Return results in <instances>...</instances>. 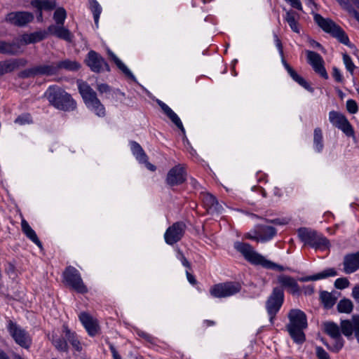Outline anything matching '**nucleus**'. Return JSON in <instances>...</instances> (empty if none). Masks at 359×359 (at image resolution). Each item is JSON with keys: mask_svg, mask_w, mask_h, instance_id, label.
<instances>
[{"mask_svg": "<svg viewBox=\"0 0 359 359\" xmlns=\"http://www.w3.org/2000/svg\"><path fill=\"white\" fill-rule=\"evenodd\" d=\"M349 14L354 16V18L357 20V21L359 22V13L355 10L351 5L348 6L345 9Z\"/></svg>", "mask_w": 359, "mask_h": 359, "instance_id": "4d7b16f0", "label": "nucleus"}, {"mask_svg": "<svg viewBox=\"0 0 359 359\" xmlns=\"http://www.w3.org/2000/svg\"><path fill=\"white\" fill-rule=\"evenodd\" d=\"M66 17L67 13L63 8H58L56 9L53 15V19L57 24L56 26L63 25Z\"/></svg>", "mask_w": 359, "mask_h": 359, "instance_id": "ea45409f", "label": "nucleus"}, {"mask_svg": "<svg viewBox=\"0 0 359 359\" xmlns=\"http://www.w3.org/2000/svg\"><path fill=\"white\" fill-rule=\"evenodd\" d=\"M31 5L37 8V10H46V11H52L55 6L56 4L55 1H49V0H32L31 1Z\"/></svg>", "mask_w": 359, "mask_h": 359, "instance_id": "2f4dec72", "label": "nucleus"}, {"mask_svg": "<svg viewBox=\"0 0 359 359\" xmlns=\"http://www.w3.org/2000/svg\"><path fill=\"white\" fill-rule=\"evenodd\" d=\"M349 14L354 16V18L357 20V21L359 22V13L355 10L351 5L348 6L345 9Z\"/></svg>", "mask_w": 359, "mask_h": 359, "instance_id": "5fc2aeb1", "label": "nucleus"}, {"mask_svg": "<svg viewBox=\"0 0 359 359\" xmlns=\"http://www.w3.org/2000/svg\"><path fill=\"white\" fill-rule=\"evenodd\" d=\"M90 10L93 12L95 24L98 23L100 15L101 13V7L96 0H90Z\"/></svg>", "mask_w": 359, "mask_h": 359, "instance_id": "37998d69", "label": "nucleus"}, {"mask_svg": "<svg viewBox=\"0 0 359 359\" xmlns=\"http://www.w3.org/2000/svg\"><path fill=\"white\" fill-rule=\"evenodd\" d=\"M314 20L324 32L337 39L339 42L350 46L348 37L345 32L332 20L324 18L320 14L316 13Z\"/></svg>", "mask_w": 359, "mask_h": 359, "instance_id": "39448f33", "label": "nucleus"}, {"mask_svg": "<svg viewBox=\"0 0 359 359\" xmlns=\"http://www.w3.org/2000/svg\"><path fill=\"white\" fill-rule=\"evenodd\" d=\"M297 233L299 239L311 248L318 249L327 247L329 244L325 237L311 228L301 227L297 230Z\"/></svg>", "mask_w": 359, "mask_h": 359, "instance_id": "423d86ee", "label": "nucleus"}, {"mask_svg": "<svg viewBox=\"0 0 359 359\" xmlns=\"http://www.w3.org/2000/svg\"><path fill=\"white\" fill-rule=\"evenodd\" d=\"M63 331L65 333L66 339L72 344V345L77 350H81L79 341L76 339L75 332H72L67 325L63 326Z\"/></svg>", "mask_w": 359, "mask_h": 359, "instance_id": "c9c22d12", "label": "nucleus"}, {"mask_svg": "<svg viewBox=\"0 0 359 359\" xmlns=\"http://www.w3.org/2000/svg\"><path fill=\"white\" fill-rule=\"evenodd\" d=\"M158 104L165 114L171 110V109L162 101L158 100Z\"/></svg>", "mask_w": 359, "mask_h": 359, "instance_id": "0e129e2a", "label": "nucleus"}, {"mask_svg": "<svg viewBox=\"0 0 359 359\" xmlns=\"http://www.w3.org/2000/svg\"><path fill=\"white\" fill-rule=\"evenodd\" d=\"M56 68L55 62L50 64H42L35 65L31 68L26 69L18 74V76L22 79L35 77L38 76H53L56 74Z\"/></svg>", "mask_w": 359, "mask_h": 359, "instance_id": "9d476101", "label": "nucleus"}, {"mask_svg": "<svg viewBox=\"0 0 359 359\" xmlns=\"http://www.w3.org/2000/svg\"><path fill=\"white\" fill-rule=\"evenodd\" d=\"M245 238L251 240H255L259 242V236L257 233V230L255 229L253 233H248L245 234Z\"/></svg>", "mask_w": 359, "mask_h": 359, "instance_id": "052dcab7", "label": "nucleus"}, {"mask_svg": "<svg viewBox=\"0 0 359 359\" xmlns=\"http://www.w3.org/2000/svg\"><path fill=\"white\" fill-rule=\"evenodd\" d=\"M257 233L259 241L265 242L272 238L276 233V230L272 226H258Z\"/></svg>", "mask_w": 359, "mask_h": 359, "instance_id": "a878e982", "label": "nucleus"}, {"mask_svg": "<svg viewBox=\"0 0 359 359\" xmlns=\"http://www.w3.org/2000/svg\"><path fill=\"white\" fill-rule=\"evenodd\" d=\"M306 55L309 62L313 67L314 71L325 79H327L328 74L323 65L324 61L323 57L318 53L311 50H307Z\"/></svg>", "mask_w": 359, "mask_h": 359, "instance_id": "f3484780", "label": "nucleus"}, {"mask_svg": "<svg viewBox=\"0 0 359 359\" xmlns=\"http://www.w3.org/2000/svg\"><path fill=\"white\" fill-rule=\"evenodd\" d=\"M46 95L50 103L60 110L69 111L76 108L75 100L69 93L60 88L50 87Z\"/></svg>", "mask_w": 359, "mask_h": 359, "instance_id": "7ed1b4c3", "label": "nucleus"}, {"mask_svg": "<svg viewBox=\"0 0 359 359\" xmlns=\"http://www.w3.org/2000/svg\"><path fill=\"white\" fill-rule=\"evenodd\" d=\"M287 317L290 321L286 325L287 332L294 342L302 344L306 340L303 332L307 327L306 314L299 309H291Z\"/></svg>", "mask_w": 359, "mask_h": 359, "instance_id": "f257e3e1", "label": "nucleus"}, {"mask_svg": "<svg viewBox=\"0 0 359 359\" xmlns=\"http://www.w3.org/2000/svg\"><path fill=\"white\" fill-rule=\"evenodd\" d=\"M175 124V126L181 130V131L182 133H184V128L183 127V125L181 122V120L180 119V118L178 117V116L175 114L174 115H172L171 117L169 118Z\"/></svg>", "mask_w": 359, "mask_h": 359, "instance_id": "3c124183", "label": "nucleus"}, {"mask_svg": "<svg viewBox=\"0 0 359 359\" xmlns=\"http://www.w3.org/2000/svg\"><path fill=\"white\" fill-rule=\"evenodd\" d=\"M241 285L238 282H225L214 285L210 290V294L216 298H226L238 293Z\"/></svg>", "mask_w": 359, "mask_h": 359, "instance_id": "6e6552de", "label": "nucleus"}, {"mask_svg": "<svg viewBox=\"0 0 359 359\" xmlns=\"http://www.w3.org/2000/svg\"><path fill=\"white\" fill-rule=\"evenodd\" d=\"M349 14L354 16V18L357 20V21L359 22V13L355 10L351 5L348 6L345 9Z\"/></svg>", "mask_w": 359, "mask_h": 359, "instance_id": "6e6d98bb", "label": "nucleus"}, {"mask_svg": "<svg viewBox=\"0 0 359 359\" xmlns=\"http://www.w3.org/2000/svg\"><path fill=\"white\" fill-rule=\"evenodd\" d=\"M22 231L33 243H34L41 250H43V245L35 231L31 228V226H22Z\"/></svg>", "mask_w": 359, "mask_h": 359, "instance_id": "72a5a7b5", "label": "nucleus"}, {"mask_svg": "<svg viewBox=\"0 0 359 359\" xmlns=\"http://www.w3.org/2000/svg\"><path fill=\"white\" fill-rule=\"evenodd\" d=\"M202 201L208 211L219 212L222 205L219 203L216 198L209 193L202 195Z\"/></svg>", "mask_w": 359, "mask_h": 359, "instance_id": "393cba45", "label": "nucleus"}, {"mask_svg": "<svg viewBox=\"0 0 359 359\" xmlns=\"http://www.w3.org/2000/svg\"><path fill=\"white\" fill-rule=\"evenodd\" d=\"M34 20V15L27 11H15L8 13L5 20L15 26L23 27Z\"/></svg>", "mask_w": 359, "mask_h": 359, "instance_id": "dca6fc26", "label": "nucleus"}, {"mask_svg": "<svg viewBox=\"0 0 359 359\" xmlns=\"http://www.w3.org/2000/svg\"><path fill=\"white\" fill-rule=\"evenodd\" d=\"M79 317L90 336L94 337L98 333L100 330L98 322L92 316L86 312H82L79 314Z\"/></svg>", "mask_w": 359, "mask_h": 359, "instance_id": "aec40b11", "label": "nucleus"}, {"mask_svg": "<svg viewBox=\"0 0 359 359\" xmlns=\"http://www.w3.org/2000/svg\"><path fill=\"white\" fill-rule=\"evenodd\" d=\"M352 296L355 300L359 303V285H355L353 288Z\"/></svg>", "mask_w": 359, "mask_h": 359, "instance_id": "680f3d73", "label": "nucleus"}, {"mask_svg": "<svg viewBox=\"0 0 359 359\" xmlns=\"http://www.w3.org/2000/svg\"><path fill=\"white\" fill-rule=\"evenodd\" d=\"M52 342L55 347L59 351H67L68 350V344L66 341V340L64 338L62 337H57L54 338L52 340Z\"/></svg>", "mask_w": 359, "mask_h": 359, "instance_id": "79ce46f5", "label": "nucleus"}, {"mask_svg": "<svg viewBox=\"0 0 359 359\" xmlns=\"http://www.w3.org/2000/svg\"><path fill=\"white\" fill-rule=\"evenodd\" d=\"M284 301L283 290L280 287H274L272 293L269 297L266 302V308L267 313L269 316V320L271 325L273 324V320L276 313L280 310Z\"/></svg>", "mask_w": 359, "mask_h": 359, "instance_id": "0eeeda50", "label": "nucleus"}, {"mask_svg": "<svg viewBox=\"0 0 359 359\" xmlns=\"http://www.w3.org/2000/svg\"><path fill=\"white\" fill-rule=\"evenodd\" d=\"M48 32L68 42H71L73 39L72 34L68 29L64 27L63 25L56 26L51 25L48 27Z\"/></svg>", "mask_w": 359, "mask_h": 359, "instance_id": "b1692460", "label": "nucleus"}, {"mask_svg": "<svg viewBox=\"0 0 359 359\" xmlns=\"http://www.w3.org/2000/svg\"><path fill=\"white\" fill-rule=\"evenodd\" d=\"M278 281L282 287L287 289V291L292 294H299L300 288L296 280L289 276L280 275L278 277Z\"/></svg>", "mask_w": 359, "mask_h": 359, "instance_id": "4be33fe9", "label": "nucleus"}, {"mask_svg": "<svg viewBox=\"0 0 359 359\" xmlns=\"http://www.w3.org/2000/svg\"><path fill=\"white\" fill-rule=\"evenodd\" d=\"M86 63L91 71L99 73L103 71H110V68L105 60L97 52L90 50L86 58Z\"/></svg>", "mask_w": 359, "mask_h": 359, "instance_id": "ddd939ff", "label": "nucleus"}, {"mask_svg": "<svg viewBox=\"0 0 359 359\" xmlns=\"http://www.w3.org/2000/svg\"><path fill=\"white\" fill-rule=\"evenodd\" d=\"M299 15L294 11L290 10L286 13L285 19L290 27L291 29L296 32L299 33L298 20Z\"/></svg>", "mask_w": 359, "mask_h": 359, "instance_id": "c85d7f7f", "label": "nucleus"}, {"mask_svg": "<svg viewBox=\"0 0 359 359\" xmlns=\"http://www.w3.org/2000/svg\"><path fill=\"white\" fill-rule=\"evenodd\" d=\"M313 143H314L316 150L318 152L321 151L323 148V133H322V130L320 128H316L314 129Z\"/></svg>", "mask_w": 359, "mask_h": 359, "instance_id": "4c0bfd02", "label": "nucleus"}, {"mask_svg": "<svg viewBox=\"0 0 359 359\" xmlns=\"http://www.w3.org/2000/svg\"><path fill=\"white\" fill-rule=\"evenodd\" d=\"M186 275L189 282L191 284L195 285L196 283V280L195 279L194 276L192 274H191L189 271H187Z\"/></svg>", "mask_w": 359, "mask_h": 359, "instance_id": "69168bd1", "label": "nucleus"}, {"mask_svg": "<svg viewBox=\"0 0 359 359\" xmlns=\"http://www.w3.org/2000/svg\"><path fill=\"white\" fill-rule=\"evenodd\" d=\"M346 109L351 114H355L358 110L356 102L353 100H348L346 102Z\"/></svg>", "mask_w": 359, "mask_h": 359, "instance_id": "49530a36", "label": "nucleus"}, {"mask_svg": "<svg viewBox=\"0 0 359 359\" xmlns=\"http://www.w3.org/2000/svg\"><path fill=\"white\" fill-rule=\"evenodd\" d=\"M27 60L25 58H11L0 62V76L11 73L20 67H25Z\"/></svg>", "mask_w": 359, "mask_h": 359, "instance_id": "6ab92c4d", "label": "nucleus"}, {"mask_svg": "<svg viewBox=\"0 0 359 359\" xmlns=\"http://www.w3.org/2000/svg\"><path fill=\"white\" fill-rule=\"evenodd\" d=\"M305 294H311L313 293V287L311 285H309L305 288Z\"/></svg>", "mask_w": 359, "mask_h": 359, "instance_id": "774afa93", "label": "nucleus"}, {"mask_svg": "<svg viewBox=\"0 0 359 359\" xmlns=\"http://www.w3.org/2000/svg\"><path fill=\"white\" fill-rule=\"evenodd\" d=\"M323 326L324 332L334 340V343L330 350L336 353L339 352L344 344L340 327L335 323L331 321L323 323Z\"/></svg>", "mask_w": 359, "mask_h": 359, "instance_id": "9b49d317", "label": "nucleus"}, {"mask_svg": "<svg viewBox=\"0 0 359 359\" xmlns=\"http://www.w3.org/2000/svg\"><path fill=\"white\" fill-rule=\"evenodd\" d=\"M337 275V271L333 269H327L322 272H320L318 273H316L313 276H306L300 278V280L302 282H306V281H314L319 279L326 278L327 277L330 276H335Z\"/></svg>", "mask_w": 359, "mask_h": 359, "instance_id": "bb28decb", "label": "nucleus"}, {"mask_svg": "<svg viewBox=\"0 0 359 359\" xmlns=\"http://www.w3.org/2000/svg\"><path fill=\"white\" fill-rule=\"evenodd\" d=\"M235 248L241 252L245 259L254 265H261L269 269H275L278 271H284V267L271 261L267 260L264 257L257 252L248 243L237 242L234 245Z\"/></svg>", "mask_w": 359, "mask_h": 359, "instance_id": "f03ea898", "label": "nucleus"}, {"mask_svg": "<svg viewBox=\"0 0 359 359\" xmlns=\"http://www.w3.org/2000/svg\"><path fill=\"white\" fill-rule=\"evenodd\" d=\"M107 53L109 56L113 60L116 66L123 72V73L131 79H135L133 74L129 70V69L122 62L121 60L116 57V55L111 50H108Z\"/></svg>", "mask_w": 359, "mask_h": 359, "instance_id": "473e14b6", "label": "nucleus"}, {"mask_svg": "<svg viewBox=\"0 0 359 359\" xmlns=\"http://www.w3.org/2000/svg\"><path fill=\"white\" fill-rule=\"evenodd\" d=\"M298 83L300 86L304 87L305 89L309 90L310 92H313V89L310 86V85L306 82V81L302 78L301 76L299 77V79L296 81Z\"/></svg>", "mask_w": 359, "mask_h": 359, "instance_id": "603ef678", "label": "nucleus"}, {"mask_svg": "<svg viewBox=\"0 0 359 359\" xmlns=\"http://www.w3.org/2000/svg\"><path fill=\"white\" fill-rule=\"evenodd\" d=\"M341 334L347 338H351L354 332L355 337L359 343V315L352 316L351 320H342L340 323Z\"/></svg>", "mask_w": 359, "mask_h": 359, "instance_id": "2eb2a0df", "label": "nucleus"}, {"mask_svg": "<svg viewBox=\"0 0 359 359\" xmlns=\"http://www.w3.org/2000/svg\"><path fill=\"white\" fill-rule=\"evenodd\" d=\"M316 349L318 359H330L329 354L322 347L317 346Z\"/></svg>", "mask_w": 359, "mask_h": 359, "instance_id": "09e8293b", "label": "nucleus"}, {"mask_svg": "<svg viewBox=\"0 0 359 359\" xmlns=\"http://www.w3.org/2000/svg\"><path fill=\"white\" fill-rule=\"evenodd\" d=\"M187 173L184 168L180 165L170 169L167 175L166 182L168 185L172 187L179 185L185 182Z\"/></svg>", "mask_w": 359, "mask_h": 359, "instance_id": "a211bd4d", "label": "nucleus"}, {"mask_svg": "<svg viewBox=\"0 0 359 359\" xmlns=\"http://www.w3.org/2000/svg\"><path fill=\"white\" fill-rule=\"evenodd\" d=\"M329 120L334 126L342 130L346 136L353 137L354 135L353 128L344 114L331 111L329 113Z\"/></svg>", "mask_w": 359, "mask_h": 359, "instance_id": "f8f14e48", "label": "nucleus"}, {"mask_svg": "<svg viewBox=\"0 0 359 359\" xmlns=\"http://www.w3.org/2000/svg\"><path fill=\"white\" fill-rule=\"evenodd\" d=\"M20 53V46L15 43L0 41V53L15 55Z\"/></svg>", "mask_w": 359, "mask_h": 359, "instance_id": "c756f323", "label": "nucleus"}, {"mask_svg": "<svg viewBox=\"0 0 359 359\" xmlns=\"http://www.w3.org/2000/svg\"><path fill=\"white\" fill-rule=\"evenodd\" d=\"M337 1L344 9H346L348 6H349L351 5L348 0H337Z\"/></svg>", "mask_w": 359, "mask_h": 359, "instance_id": "338daca9", "label": "nucleus"}, {"mask_svg": "<svg viewBox=\"0 0 359 359\" xmlns=\"http://www.w3.org/2000/svg\"><path fill=\"white\" fill-rule=\"evenodd\" d=\"M45 38V34L41 32H35L23 37L26 43H36L43 40Z\"/></svg>", "mask_w": 359, "mask_h": 359, "instance_id": "a19ab883", "label": "nucleus"}, {"mask_svg": "<svg viewBox=\"0 0 359 359\" xmlns=\"http://www.w3.org/2000/svg\"><path fill=\"white\" fill-rule=\"evenodd\" d=\"M78 88L86 106L97 116L104 117L106 111L104 105L97 98L95 91L84 81H78Z\"/></svg>", "mask_w": 359, "mask_h": 359, "instance_id": "20e7f679", "label": "nucleus"}, {"mask_svg": "<svg viewBox=\"0 0 359 359\" xmlns=\"http://www.w3.org/2000/svg\"><path fill=\"white\" fill-rule=\"evenodd\" d=\"M332 76L338 83H342L344 81V78L341 74L339 69L336 67H334L332 69Z\"/></svg>", "mask_w": 359, "mask_h": 359, "instance_id": "8fccbe9b", "label": "nucleus"}, {"mask_svg": "<svg viewBox=\"0 0 359 359\" xmlns=\"http://www.w3.org/2000/svg\"><path fill=\"white\" fill-rule=\"evenodd\" d=\"M287 3H289L292 7L299 10L302 11V6L300 0H285Z\"/></svg>", "mask_w": 359, "mask_h": 359, "instance_id": "864d4df0", "label": "nucleus"}, {"mask_svg": "<svg viewBox=\"0 0 359 359\" xmlns=\"http://www.w3.org/2000/svg\"><path fill=\"white\" fill-rule=\"evenodd\" d=\"M109 348L111 351L114 359H121L120 355L118 354V351H116L113 344H109Z\"/></svg>", "mask_w": 359, "mask_h": 359, "instance_id": "e2e57ef3", "label": "nucleus"}, {"mask_svg": "<svg viewBox=\"0 0 359 359\" xmlns=\"http://www.w3.org/2000/svg\"><path fill=\"white\" fill-rule=\"evenodd\" d=\"M131 149L133 154L140 162H146L147 156L138 143L133 142L131 143Z\"/></svg>", "mask_w": 359, "mask_h": 359, "instance_id": "f704fd0d", "label": "nucleus"}, {"mask_svg": "<svg viewBox=\"0 0 359 359\" xmlns=\"http://www.w3.org/2000/svg\"><path fill=\"white\" fill-rule=\"evenodd\" d=\"M66 283L77 292L84 294L88 292L86 286L83 283L79 271L73 266H68L63 273Z\"/></svg>", "mask_w": 359, "mask_h": 359, "instance_id": "1a4fd4ad", "label": "nucleus"}, {"mask_svg": "<svg viewBox=\"0 0 359 359\" xmlns=\"http://www.w3.org/2000/svg\"><path fill=\"white\" fill-rule=\"evenodd\" d=\"M97 90L100 93H107L109 91L110 88L109 86L106 83H100L97 86Z\"/></svg>", "mask_w": 359, "mask_h": 359, "instance_id": "13d9d810", "label": "nucleus"}, {"mask_svg": "<svg viewBox=\"0 0 359 359\" xmlns=\"http://www.w3.org/2000/svg\"><path fill=\"white\" fill-rule=\"evenodd\" d=\"M320 297L327 308H331L335 304L336 298L334 297L330 292L323 291L320 292Z\"/></svg>", "mask_w": 359, "mask_h": 359, "instance_id": "58836bf2", "label": "nucleus"}, {"mask_svg": "<svg viewBox=\"0 0 359 359\" xmlns=\"http://www.w3.org/2000/svg\"><path fill=\"white\" fill-rule=\"evenodd\" d=\"M353 309V304L348 299H341L337 304V310L339 313H350Z\"/></svg>", "mask_w": 359, "mask_h": 359, "instance_id": "e433bc0d", "label": "nucleus"}, {"mask_svg": "<svg viewBox=\"0 0 359 359\" xmlns=\"http://www.w3.org/2000/svg\"><path fill=\"white\" fill-rule=\"evenodd\" d=\"M56 72L57 73L60 69H66L68 71H77L80 69L81 65L75 60H65L55 62Z\"/></svg>", "mask_w": 359, "mask_h": 359, "instance_id": "cd10ccee", "label": "nucleus"}, {"mask_svg": "<svg viewBox=\"0 0 359 359\" xmlns=\"http://www.w3.org/2000/svg\"><path fill=\"white\" fill-rule=\"evenodd\" d=\"M349 285V281L346 278H337L334 282V287L339 290H343L348 287Z\"/></svg>", "mask_w": 359, "mask_h": 359, "instance_id": "a18cd8bd", "label": "nucleus"}, {"mask_svg": "<svg viewBox=\"0 0 359 359\" xmlns=\"http://www.w3.org/2000/svg\"><path fill=\"white\" fill-rule=\"evenodd\" d=\"M344 271L346 274L352 273L359 269V251L346 255L344 258Z\"/></svg>", "mask_w": 359, "mask_h": 359, "instance_id": "412c9836", "label": "nucleus"}, {"mask_svg": "<svg viewBox=\"0 0 359 359\" xmlns=\"http://www.w3.org/2000/svg\"><path fill=\"white\" fill-rule=\"evenodd\" d=\"M343 61L346 66V69L351 73V74H353L354 70L355 69V66L353 64L351 57L346 54H343Z\"/></svg>", "mask_w": 359, "mask_h": 359, "instance_id": "c03bdc74", "label": "nucleus"}, {"mask_svg": "<svg viewBox=\"0 0 359 359\" xmlns=\"http://www.w3.org/2000/svg\"><path fill=\"white\" fill-rule=\"evenodd\" d=\"M245 215L250 218V219L248 222H257V223H267V222H271L274 224H288L291 222L290 219H284L283 220H280V219H273L271 221H269L266 219L262 218L261 217H259L255 214L251 213H245Z\"/></svg>", "mask_w": 359, "mask_h": 359, "instance_id": "7c9ffc66", "label": "nucleus"}, {"mask_svg": "<svg viewBox=\"0 0 359 359\" xmlns=\"http://www.w3.org/2000/svg\"><path fill=\"white\" fill-rule=\"evenodd\" d=\"M15 122L20 125L29 123L31 122V116L29 114H23L22 116H18L15 119Z\"/></svg>", "mask_w": 359, "mask_h": 359, "instance_id": "de8ad7c7", "label": "nucleus"}, {"mask_svg": "<svg viewBox=\"0 0 359 359\" xmlns=\"http://www.w3.org/2000/svg\"><path fill=\"white\" fill-rule=\"evenodd\" d=\"M184 229L181 226H170L165 233V240L168 244L172 245L180 241Z\"/></svg>", "mask_w": 359, "mask_h": 359, "instance_id": "5701e85b", "label": "nucleus"}, {"mask_svg": "<svg viewBox=\"0 0 359 359\" xmlns=\"http://www.w3.org/2000/svg\"><path fill=\"white\" fill-rule=\"evenodd\" d=\"M274 39H275L276 46L279 50L280 55L281 56H283V45H282L281 41L280 40V39L278 38V36L276 34H274Z\"/></svg>", "mask_w": 359, "mask_h": 359, "instance_id": "bf43d9fd", "label": "nucleus"}, {"mask_svg": "<svg viewBox=\"0 0 359 359\" xmlns=\"http://www.w3.org/2000/svg\"><path fill=\"white\" fill-rule=\"evenodd\" d=\"M8 328L11 335L18 344L25 348H28L30 346L31 338L25 330L18 327L11 320H9Z\"/></svg>", "mask_w": 359, "mask_h": 359, "instance_id": "4468645a", "label": "nucleus"}]
</instances>
